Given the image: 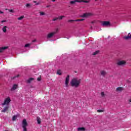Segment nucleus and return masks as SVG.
I'll list each match as a JSON object with an SVG mask.
<instances>
[{
  "instance_id": "ea45409f",
  "label": "nucleus",
  "mask_w": 131,
  "mask_h": 131,
  "mask_svg": "<svg viewBox=\"0 0 131 131\" xmlns=\"http://www.w3.org/2000/svg\"><path fill=\"white\" fill-rule=\"evenodd\" d=\"M32 41V42H35L36 40H33Z\"/></svg>"
},
{
  "instance_id": "20e7f679",
  "label": "nucleus",
  "mask_w": 131,
  "mask_h": 131,
  "mask_svg": "<svg viewBox=\"0 0 131 131\" xmlns=\"http://www.w3.org/2000/svg\"><path fill=\"white\" fill-rule=\"evenodd\" d=\"M58 31H59V30L57 29L55 32H53L50 33H49L47 35V38H52V37H53V36H54L55 34H57V32H58Z\"/></svg>"
},
{
  "instance_id": "6ab92c4d",
  "label": "nucleus",
  "mask_w": 131,
  "mask_h": 131,
  "mask_svg": "<svg viewBox=\"0 0 131 131\" xmlns=\"http://www.w3.org/2000/svg\"><path fill=\"white\" fill-rule=\"evenodd\" d=\"M7 27H7V26H4V27H3V29H2L3 32H4V33L7 32Z\"/></svg>"
},
{
  "instance_id": "f704fd0d",
  "label": "nucleus",
  "mask_w": 131,
  "mask_h": 131,
  "mask_svg": "<svg viewBox=\"0 0 131 131\" xmlns=\"http://www.w3.org/2000/svg\"><path fill=\"white\" fill-rule=\"evenodd\" d=\"M1 22H2V23H5V22H7V20H2Z\"/></svg>"
},
{
  "instance_id": "a18cd8bd",
  "label": "nucleus",
  "mask_w": 131,
  "mask_h": 131,
  "mask_svg": "<svg viewBox=\"0 0 131 131\" xmlns=\"http://www.w3.org/2000/svg\"><path fill=\"white\" fill-rule=\"evenodd\" d=\"M49 6H47V8H49Z\"/></svg>"
},
{
  "instance_id": "a19ab883",
  "label": "nucleus",
  "mask_w": 131,
  "mask_h": 131,
  "mask_svg": "<svg viewBox=\"0 0 131 131\" xmlns=\"http://www.w3.org/2000/svg\"><path fill=\"white\" fill-rule=\"evenodd\" d=\"M83 20H84V19H80V21H83Z\"/></svg>"
},
{
  "instance_id": "393cba45",
  "label": "nucleus",
  "mask_w": 131,
  "mask_h": 131,
  "mask_svg": "<svg viewBox=\"0 0 131 131\" xmlns=\"http://www.w3.org/2000/svg\"><path fill=\"white\" fill-rule=\"evenodd\" d=\"M23 18H24V16L21 15L20 17L18 18V20H22V19H23Z\"/></svg>"
},
{
  "instance_id": "37998d69",
  "label": "nucleus",
  "mask_w": 131,
  "mask_h": 131,
  "mask_svg": "<svg viewBox=\"0 0 131 131\" xmlns=\"http://www.w3.org/2000/svg\"><path fill=\"white\" fill-rule=\"evenodd\" d=\"M33 3H34L35 4V3H36V1H34Z\"/></svg>"
},
{
  "instance_id": "2eb2a0df",
  "label": "nucleus",
  "mask_w": 131,
  "mask_h": 131,
  "mask_svg": "<svg viewBox=\"0 0 131 131\" xmlns=\"http://www.w3.org/2000/svg\"><path fill=\"white\" fill-rule=\"evenodd\" d=\"M123 90V88L122 87L117 88L116 90V92H121Z\"/></svg>"
},
{
  "instance_id": "423d86ee",
  "label": "nucleus",
  "mask_w": 131,
  "mask_h": 131,
  "mask_svg": "<svg viewBox=\"0 0 131 131\" xmlns=\"http://www.w3.org/2000/svg\"><path fill=\"white\" fill-rule=\"evenodd\" d=\"M91 16H94V14L92 13H86L82 15L81 17L83 18H86L88 17H91Z\"/></svg>"
},
{
  "instance_id": "4468645a",
  "label": "nucleus",
  "mask_w": 131,
  "mask_h": 131,
  "mask_svg": "<svg viewBox=\"0 0 131 131\" xmlns=\"http://www.w3.org/2000/svg\"><path fill=\"white\" fill-rule=\"evenodd\" d=\"M8 48V47H4L0 48V53H3V52H4V51H5V50H7Z\"/></svg>"
},
{
  "instance_id": "72a5a7b5",
  "label": "nucleus",
  "mask_w": 131,
  "mask_h": 131,
  "mask_svg": "<svg viewBox=\"0 0 131 131\" xmlns=\"http://www.w3.org/2000/svg\"><path fill=\"white\" fill-rule=\"evenodd\" d=\"M78 21H80V19H79L74 20V22H77Z\"/></svg>"
},
{
  "instance_id": "c03bdc74",
  "label": "nucleus",
  "mask_w": 131,
  "mask_h": 131,
  "mask_svg": "<svg viewBox=\"0 0 131 131\" xmlns=\"http://www.w3.org/2000/svg\"><path fill=\"white\" fill-rule=\"evenodd\" d=\"M36 5H39V3H37Z\"/></svg>"
},
{
  "instance_id": "ddd939ff",
  "label": "nucleus",
  "mask_w": 131,
  "mask_h": 131,
  "mask_svg": "<svg viewBox=\"0 0 131 131\" xmlns=\"http://www.w3.org/2000/svg\"><path fill=\"white\" fill-rule=\"evenodd\" d=\"M8 110L9 106H6L4 108V109L2 111H1V112H3L4 113H5V112H7V111H8Z\"/></svg>"
},
{
  "instance_id": "5701e85b",
  "label": "nucleus",
  "mask_w": 131,
  "mask_h": 131,
  "mask_svg": "<svg viewBox=\"0 0 131 131\" xmlns=\"http://www.w3.org/2000/svg\"><path fill=\"white\" fill-rule=\"evenodd\" d=\"M17 119V116H13L12 117V120L15 121Z\"/></svg>"
},
{
  "instance_id": "c9c22d12",
  "label": "nucleus",
  "mask_w": 131,
  "mask_h": 131,
  "mask_svg": "<svg viewBox=\"0 0 131 131\" xmlns=\"http://www.w3.org/2000/svg\"><path fill=\"white\" fill-rule=\"evenodd\" d=\"M40 78H39V77H38V78H37V80H38V81H40Z\"/></svg>"
},
{
  "instance_id": "f8f14e48",
  "label": "nucleus",
  "mask_w": 131,
  "mask_h": 131,
  "mask_svg": "<svg viewBox=\"0 0 131 131\" xmlns=\"http://www.w3.org/2000/svg\"><path fill=\"white\" fill-rule=\"evenodd\" d=\"M17 89H18V84H14L12 86V88L11 89V91H15V90H17Z\"/></svg>"
},
{
  "instance_id": "b1692460",
  "label": "nucleus",
  "mask_w": 131,
  "mask_h": 131,
  "mask_svg": "<svg viewBox=\"0 0 131 131\" xmlns=\"http://www.w3.org/2000/svg\"><path fill=\"white\" fill-rule=\"evenodd\" d=\"M39 14H40V16H43L46 15V13L43 12H40Z\"/></svg>"
},
{
  "instance_id": "7c9ffc66",
  "label": "nucleus",
  "mask_w": 131,
  "mask_h": 131,
  "mask_svg": "<svg viewBox=\"0 0 131 131\" xmlns=\"http://www.w3.org/2000/svg\"><path fill=\"white\" fill-rule=\"evenodd\" d=\"M103 110H97V112L98 113H101V112H103Z\"/></svg>"
},
{
  "instance_id": "1a4fd4ad",
  "label": "nucleus",
  "mask_w": 131,
  "mask_h": 131,
  "mask_svg": "<svg viewBox=\"0 0 131 131\" xmlns=\"http://www.w3.org/2000/svg\"><path fill=\"white\" fill-rule=\"evenodd\" d=\"M70 76L69 75L67 76L66 78V81H65V84L66 86H68V84L69 83V79H70Z\"/></svg>"
},
{
  "instance_id": "49530a36",
  "label": "nucleus",
  "mask_w": 131,
  "mask_h": 131,
  "mask_svg": "<svg viewBox=\"0 0 131 131\" xmlns=\"http://www.w3.org/2000/svg\"><path fill=\"white\" fill-rule=\"evenodd\" d=\"M92 28H93V27H91V29H92Z\"/></svg>"
},
{
  "instance_id": "c756f323",
  "label": "nucleus",
  "mask_w": 131,
  "mask_h": 131,
  "mask_svg": "<svg viewBox=\"0 0 131 131\" xmlns=\"http://www.w3.org/2000/svg\"><path fill=\"white\" fill-rule=\"evenodd\" d=\"M26 6L27 7V8H29L30 7V4H27L26 5Z\"/></svg>"
},
{
  "instance_id": "4c0bfd02",
  "label": "nucleus",
  "mask_w": 131,
  "mask_h": 131,
  "mask_svg": "<svg viewBox=\"0 0 131 131\" xmlns=\"http://www.w3.org/2000/svg\"><path fill=\"white\" fill-rule=\"evenodd\" d=\"M19 76H20L19 75H17L16 76L14 77V78H16V77H19Z\"/></svg>"
},
{
  "instance_id": "a878e982",
  "label": "nucleus",
  "mask_w": 131,
  "mask_h": 131,
  "mask_svg": "<svg viewBox=\"0 0 131 131\" xmlns=\"http://www.w3.org/2000/svg\"><path fill=\"white\" fill-rule=\"evenodd\" d=\"M57 20H59L58 17H55L53 19L52 21H57Z\"/></svg>"
},
{
  "instance_id": "cd10ccee",
  "label": "nucleus",
  "mask_w": 131,
  "mask_h": 131,
  "mask_svg": "<svg viewBox=\"0 0 131 131\" xmlns=\"http://www.w3.org/2000/svg\"><path fill=\"white\" fill-rule=\"evenodd\" d=\"M101 97H105V93L104 92H101Z\"/></svg>"
},
{
  "instance_id": "f257e3e1",
  "label": "nucleus",
  "mask_w": 131,
  "mask_h": 131,
  "mask_svg": "<svg viewBox=\"0 0 131 131\" xmlns=\"http://www.w3.org/2000/svg\"><path fill=\"white\" fill-rule=\"evenodd\" d=\"M81 82V79H77V78H74L71 80L70 82V84H71V86L72 87L78 88Z\"/></svg>"
},
{
  "instance_id": "2f4dec72",
  "label": "nucleus",
  "mask_w": 131,
  "mask_h": 131,
  "mask_svg": "<svg viewBox=\"0 0 131 131\" xmlns=\"http://www.w3.org/2000/svg\"><path fill=\"white\" fill-rule=\"evenodd\" d=\"M9 11L10 12V13H14V10H13V9H10Z\"/></svg>"
},
{
  "instance_id": "de8ad7c7",
  "label": "nucleus",
  "mask_w": 131,
  "mask_h": 131,
  "mask_svg": "<svg viewBox=\"0 0 131 131\" xmlns=\"http://www.w3.org/2000/svg\"><path fill=\"white\" fill-rule=\"evenodd\" d=\"M98 0H95V2H97Z\"/></svg>"
},
{
  "instance_id": "dca6fc26",
  "label": "nucleus",
  "mask_w": 131,
  "mask_h": 131,
  "mask_svg": "<svg viewBox=\"0 0 131 131\" xmlns=\"http://www.w3.org/2000/svg\"><path fill=\"white\" fill-rule=\"evenodd\" d=\"M77 130L78 131H84V130H85V128H84L83 127H78L77 128Z\"/></svg>"
},
{
  "instance_id": "79ce46f5",
  "label": "nucleus",
  "mask_w": 131,
  "mask_h": 131,
  "mask_svg": "<svg viewBox=\"0 0 131 131\" xmlns=\"http://www.w3.org/2000/svg\"><path fill=\"white\" fill-rule=\"evenodd\" d=\"M51 1H52V2H56V0H51Z\"/></svg>"
},
{
  "instance_id": "58836bf2",
  "label": "nucleus",
  "mask_w": 131,
  "mask_h": 131,
  "mask_svg": "<svg viewBox=\"0 0 131 131\" xmlns=\"http://www.w3.org/2000/svg\"><path fill=\"white\" fill-rule=\"evenodd\" d=\"M129 103H131V98L128 100Z\"/></svg>"
},
{
  "instance_id": "39448f33",
  "label": "nucleus",
  "mask_w": 131,
  "mask_h": 131,
  "mask_svg": "<svg viewBox=\"0 0 131 131\" xmlns=\"http://www.w3.org/2000/svg\"><path fill=\"white\" fill-rule=\"evenodd\" d=\"M10 102L11 98L8 97L5 99L4 103H2V106H5V105H8V104H10Z\"/></svg>"
},
{
  "instance_id": "09e8293b",
  "label": "nucleus",
  "mask_w": 131,
  "mask_h": 131,
  "mask_svg": "<svg viewBox=\"0 0 131 131\" xmlns=\"http://www.w3.org/2000/svg\"><path fill=\"white\" fill-rule=\"evenodd\" d=\"M6 10H8V9H6Z\"/></svg>"
},
{
  "instance_id": "f03ea898",
  "label": "nucleus",
  "mask_w": 131,
  "mask_h": 131,
  "mask_svg": "<svg viewBox=\"0 0 131 131\" xmlns=\"http://www.w3.org/2000/svg\"><path fill=\"white\" fill-rule=\"evenodd\" d=\"M90 2L86 0H74L70 1V4L71 5H74L76 3H85L86 4L89 3Z\"/></svg>"
},
{
  "instance_id": "9b49d317",
  "label": "nucleus",
  "mask_w": 131,
  "mask_h": 131,
  "mask_svg": "<svg viewBox=\"0 0 131 131\" xmlns=\"http://www.w3.org/2000/svg\"><path fill=\"white\" fill-rule=\"evenodd\" d=\"M124 39L125 40H128V39H130L131 38V33H129L127 36H125L123 37Z\"/></svg>"
},
{
  "instance_id": "aec40b11",
  "label": "nucleus",
  "mask_w": 131,
  "mask_h": 131,
  "mask_svg": "<svg viewBox=\"0 0 131 131\" xmlns=\"http://www.w3.org/2000/svg\"><path fill=\"white\" fill-rule=\"evenodd\" d=\"M58 17V20H62L63 18H65V16L64 15H60Z\"/></svg>"
},
{
  "instance_id": "e433bc0d",
  "label": "nucleus",
  "mask_w": 131,
  "mask_h": 131,
  "mask_svg": "<svg viewBox=\"0 0 131 131\" xmlns=\"http://www.w3.org/2000/svg\"><path fill=\"white\" fill-rule=\"evenodd\" d=\"M0 14H4V12L0 10Z\"/></svg>"
},
{
  "instance_id": "a211bd4d",
  "label": "nucleus",
  "mask_w": 131,
  "mask_h": 131,
  "mask_svg": "<svg viewBox=\"0 0 131 131\" xmlns=\"http://www.w3.org/2000/svg\"><path fill=\"white\" fill-rule=\"evenodd\" d=\"M37 123L38 124H40V122H41V120H40V118H39V117H37Z\"/></svg>"
},
{
  "instance_id": "c85d7f7f",
  "label": "nucleus",
  "mask_w": 131,
  "mask_h": 131,
  "mask_svg": "<svg viewBox=\"0 0 131 131\" xmlns=\"http://www.w3.org/2000/svg\"><path fill=\"white\" fill-rule=\"evenodd\" d=\"M96 23H97V21H96V20H93V21H91L92 24H95Z\"/></svg>"
},
{
  "instance_id": "bb28decb",
  "label": "nucleus",
  "mask_w": 131,
  "mask_h": 131,
  "mask_svg": "<svg viewBox=\"0 0 131 131\" xmlns=\"http://www.w3.org/2000/svg\"><path fill=\"white\" fill-rule=\"evenodd\" d=\"M29 46H30V43L26 44V45H25V48H28V47H29Z\"/></svg>"
},
{
  "instance_id": "412c9836",
  "label": "nucleus",
  "mask_w": 131,
  "mask_h": 131,
  "mask_svg": "<svg viewBox=\"0 0 131 131\" xmlns=\"http://www.w3.org/2000/svg\"><path fill=\"white\" fill-rule=\"evenodd\" d=\"M57 74H58V75H62V72H61V70H57Z\"/></svg>"
},
{
  "instance_id": "7ed1b4c3",
  "label": "nucleus",
  "mask_w": 131,
  "mask_h": 131,
  "mask_svg": "<svg viewBox=\"0 0 131 131\" xmlns=\"http://www.w3.org/2000/svg\"><path fill=\"white\" fill-rule=\"evenodd\" d=\"M28 125V123H27V121H26V119H24L23 121V128L24 129V131H27V126Z\"/></svg>"
},
{
  "instance_id": "6e6552de",
  "label": "nucleus",
  "mask_w": 131,
  "mask_h": 131,
  "mask_svg": "<svg viewBox=\"0 0 131 131\" xmlns=\"http://www.w3.org/2000/svg\"><path fill=\"white\" fill-rule=\"evenodd\" d=\"M100 75L103 77H105L107 75V71H106L105 70H101L100 71Z\"/></svg>"
},
{
  "instance_id": "9d476101",
  "label": "nucleus",
  "mask_w": 131,
  "mask_h": 131,
  "mask_svg": "<svg viewBox=\"0 0 131 131\" xmlns=\"http://www.w3.org/2000/svg\"><path fill=\"white\" fill-rule=\"evenodd\" d=\"M125 61L122 60V61H119L117 62V65L118 66H122V65H124L125 64Z\"/></svg>"
},
{
  "instance_id": "0eeeda50",
  "label": "nucleus",
  "mask_w": 131,
  "mask_h": 131,
  "mask_svg": "<svg viewBox=\"0 0 131 131\" xmlns=\"http://www.w3.org/2000/svg\"><path fill=\"white\" fill-rule=\"evenodd\" d=\"M101 25L102 26H110L111 24H110V21H101Z\"/></svg>"
},
{
  "instance_id": "473e14b6",
  "label": "nucleus",
  "mask_w": 131,
  "mask_h": 131,
  "mask_svg": "<svg viewBox=\"0 0 131 131\" xmlns=\"http://www.w3.org/2000/svg\"><path fill=\"white\" fill-rule=\"evenodd\" d=\"M68 22H69V23H70V22H74V20H69L68 21Z\"/></svg>"
},
{
  "instance_id": "4be33fe9",
  "label": "nucleus",
  "mask_w": 131,
  "mask_h": 131,
  "mask_svg": "<svg viewBox=\"0 0 131 131\" xmlns=\"http://www.w3.org/2000/svg\"><path fill=\"white\" fill-rule=\"evenodd\" d=\"M98 53H100V51H95L93 54V56H96V55H98Z\"/></svg>"
},
{
  "instance_id": "f3484780",
  "label": "nucleus",
  "mask_w": 131,
  "mask_h": 131,
  "mask_svg": "<svg viewBox=\"0 0 131 131\" xmlns=\"http://www.w3.org/2000/svg\"><path fill=\"white\" fill-rule=\"evenodd\" d=\"M33 79H34L33 78H30L27 80V82L28 83H30V82H31V81L33 80Z\"/></svg>"
}]
</instances>
